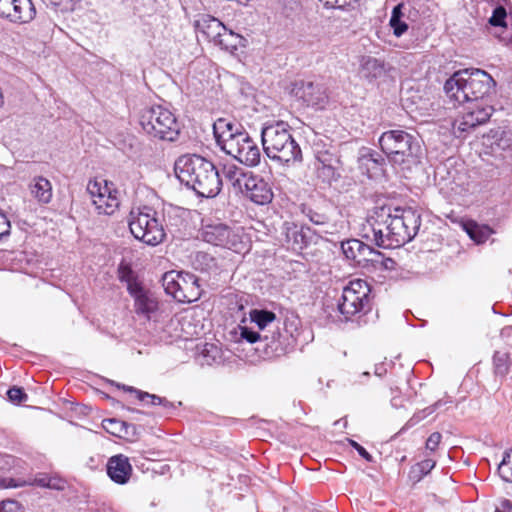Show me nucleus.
Instances as JSON below:
<instances>
[{"label": "nucleus", "instance_id": "c756f323", "mask_svg": "<svg viewBox=\"0 0 512 512\" xmlns=\"http://www.w3.org/2000/svg\"><path fill=\"white\" fill-rule=\"evenodd\" d=\"M385 165V158L378 152L375 151H365L359 157V167L362 171L367 173L372 170V174L376 175L383 172V167Z\"/></svg>", "mask_w": 512, "mask_h": 512}, {"label": "nucleus", "instance_id": "b1692460", "mask_svg": "<svg viewBox=\"0 0 512 512\" xmlns=\"http://www.w3.org/2000/svg\"><path fill=\"white\" fill-rule=\"evenodd\" d=\"M386 72L385 62L372 56H362L359 64L361 78L372 82L382 77Z\"/></svg>", "mask_w": 512, "mask_h": 512}, {"label": "nucleus", "instance_id": "6e6d98bb", "mask_svg": "<svg viewBox=\"0 0 512 512\" xmlns=\"http://www.w3.org/2000/svg\"><path fill=\"white\" fill-rule=\"evenodd\" d=\"M36 482L39 486L42 487H48L52 489H62L61 485H52V479L47 477H42L39 479H36Z\"/></svg>", "mask_w": 512, "mask_h": 512}, {"label": "nucleus", "instance_id": "c03bdc74", "mask_svg": "<svg viewBox=\"0 0 512 512\" xmlns=\"http://www.w3.org/2000/svg\"><path fill=\"white\" fill-rule=\"evenodd\" d=\"M507 12L506 9L499 5L494 8L492 16L489 18V23L494 27H506Z\"/></svg>", "mask_w": 512, "mask_h": 512}, {"label": "nucleus", "instance_id": "72a5a7b5", "mask_svg": "<svg viewBox=\"0 0 512 512\" xmlns=\"http://www.w3.org/2000/svg\"><path fill=\"white\" fill-rule=\"evenodd\" d=\"M366 243L359 239H348L341 243V250L346 259L353 261L356 265L360 264L363 250Z\"/></svg>", "mask_w": 512, "mask_h": 512}, {"label": "nucleus", "instance_id": "20e7f679", "mask_svg": "<svg viewBox=\"0 0 512 512\" xmlns=\"http://www.w3.org/2000/svg\"><path fill=\"white\" fill-rule=\"evenodd\" d=\"M261 142L266 156L281 165L290 166L302 161V150L284 121L267 124L261 129Z\"/></svg>", "mask_w": 512, "mask_h": 512}, {"label": "nucleus", "instance_id": "3c124183", "mask_svg": "<svg viewBox=\"0 0 512 512\" xmlns=\"http://www.w3.org/2000/svg\"><path fill=\"white\" fill-rule=\"evenodd\" d=\"M442 435L439 432H433L426 441V449L434 452L440 444Z\"/></svg>", "mask_w": 512, "mask_h": 512}, {"label": "nucleus", "instance_id": "a211bd4d", "mask_svg": "<svg viewBox=\"0 0 512 512\" xmlns=\"http://www.w3.org/2000/svg\"><path fill=\"white\" fill-rule=\"evenodd\" d=\"M107 474L117 484H126L132 474V466L128 457L118 454L109 458L107 462Z\"/></svg>", "mask_w": 512, "mask_h": 512}, {"label": "nucleus", "instance_id": "09e8293b", "mask_svg": "<svg viewBox=\"0 0 512 512\" xmlns=\"http://www.w3.org/2000/svg\"><path fill=\"white\" fill-rule=\"evenodd\" d=\"M0 512H23V510L17 501L6 500L0 503Z\"/></svg>", "mask_w": 512, "mask_h": 512}, {"label": "nucleus", "instance_id": "a18cd8bd", "mask_svg": "<svg viewBox=\"0 0 512 512\" xmlns=\"http://www.w3.org/2000/svg\"><path fill=\"white\" fill-rule=\"evenodd\" d=\"M137 398L138 400L142 402H146L147 400H150V403L152 405H163L165 407H171L172 404L165 398H162L155 394H150L148 392L144 391H137Z\"/></svg>", "mask_w": 512, "mask_h": 512}, {"label": "nucleus", "instance_id": "0eeeda50", "mask_svg": "<svg viewBox=\"0 0 512 512\" xmlns=\"http://www.w3.org/2000/svg\"><path fill=\"white\" fill-rule=\"evenodd\" d=\"M140 125L148 135L164 141L173 142L180 133V125L175 115L162 106L144 109L140 116Z\"/></svg>", "mask_w": 512, "mask_h": 512}, {"label": "nucleus", "instance_id": "6e6552de", "mask_svg": "<svg viewBox=\"0 0 512 512\" xmlns=\"http://www.w3.org/2000/svg\"><path fill=\"white\" fill-rule=\"evenodd\" d=\"M370 285L363 279L351 280L337 300V310L345 321L370 310Z\"/></svg>", "mask_w": 512, "mask_h": 512}, {"label": "nucleus", "instance_id": "7c9ffc66", "mask_svg": "<svg viewBox=\"0 0 512 512\" xmlns=\"http://www.w3.org/2000/svg\"><path fill=\"white\" fill-rule=\"evenodd\" d=\"M251 322L255 323L259 331L271 334L272 331H266L276 321V314L266 309H252L249 312Z\"/></svg>", "mask_w": 512, "mask_h": 512}, {"label": "nucleus", "instance_id": "f8f14e48", "mask_svg": "<svg viewBox=\"0 0 512 512\" xmlns=\"http://www.w3.org/2000/svg\"><path fill=\"white\" fill-rule=\"evenodd\" d=\"M464 112L461 117L457 118L453 123V131L457 137H461L462 133L469 132L479 125L485 124L494 112L491 105L483 102L466 103Z\"/></svg>", "mask_w": 512, "mask_h": 512}, {"label": "nucleus", "instance_id": "4be33fe9", "mask_svg": "<svg viewBox=\"0 0 512 512\" xmlns=\"http://www.w3.org/2000/svg\"><path fill=\"white\" fill-rule=\"evenodd\" d=\"M194 26L197 32L215 45L226 28L220 20L210 15H202L195 21Z\"/></svg>", "mask_w": 512, "mask_h": 512}, {"label": "nucleus", "instance_id": "c9c22d12", "mask_svg": "<svg viewBox=\"0 0 512 512\" xmlns=\"http://www.w3.org/2000/svg\"><path fill=\"white\" fill-rule=\"evenodd\" d=\"M302 214L314 225L326 227L330 223L329 215L319 207H312L307 204L301 206Z\"/></svg>", "mask_w": 512, "mask_h": 512}, {"label": "nucleus", "instance_id": "9d476101", "mask_svg": "<svg viewBox=\"0 0 512 512\" xmlns=\"http://www.w3.org/2000/svg\"><path fill=\"white\" fill-rule=\"evenodd\" d=\"M201 239L214 246L240 253L244 248L242 236L234 228L221 222L203 223L199 231Z\"/></svg>", "mask_w": 512, "mask_h": 512}, {"label": "nucleus", "instance_id": "a19ab883", "mask_svg": "<svg viewBox=\"0 0 512 512\" xmlns=\"http://www.w3.org/2000/svg\"><path fill=\"white\" fill-rule=\"evenodd\" d=\"M340 157L329 150H319L315 154L314 166H340Z\"/></svg>", "mask_w": 512, "mask_h": 512}, {"label": "nucleus", "instance_id": "5701e85b", "mask_svg": "<svg viewBox=\"0 0 512 512\" xmlns=\"http://www.w3.org/2000/svg\"><path fill=\"white\" fill-rule=\"evenodd\" d=\"M182 285L180 291L177 293L176 301L181 303H192L197 301L202 294V290L199 285V279L194 274L185 273L182 277Z\"/></svg>", "mask_w": 512, "mask_h": 512}, {"label": "nucleus", "instance_id": "603ef678", "mask_svg": "<svg viewBox=\"0 0 512 512\" xmlns=\"http://www.w3.org/2000/svg\"><path fill=\"white\" fill-rule=\"evenodd\" d=\"M349 444L359 453L361 457H363L368 462H373V456L358 442L348 439Z\"/></svg>", "mask_w": 512, "mask_h": 512}, {"label": "nucleus", "instance_id": "6ab92c4d", "mask_svg": "<svg viewBox=\"0 0 512 512\" xmlns=\"http://www.w3.org/2000/svg\"><path fill=\"white\" fill-rule=\"evenodd\" d=\"M134 299L135 311L138 315H143L147 319L158 310V299L153 292L143 287L131 294Z\"/></svg>", "mask_w": 512, "mask_h": 512}, {"label": "nucleus", "instance_id": "423d86ee", "mask_svg": "<svg viewBox=\"0 0 512 512\" xmlns=\"http://www.w3.org/2000/svg\"><path fill=\"white\" fill-rule=\"evenodd\" d=\"M129 229L132 235L150 246H157L165 240V228L159 213L149 206L133 209L129 215Z\"/></svg>", "mask_w": 512, "mask_h": 512}, {"label": "nucleus", "instance_id": "473e14b6", "mask_svg": "<svg viewBox=\"0 0 512 512\" xmlns=\"http://www.w3.org/2000/svg\"><path fill=\"white\" fill-rule=\"evenodd\" d=\"M118 279L120 282L125 283L128 293L131 295L138 289L143 287L142 283L138 280L136 273L128 264L121 263L118 267Z\"/></svg>", "mask_w": 512, "mask_h": 512}, {"label": "nucleus", "instance_id": "f704fd0d", "mask_svg": "<svg viewBox=\"0 0 512 512\" xmlns=\"http://www.w3.org/2000/svg\"><path fill=\"white\" fill-rule=\"evenodd\" d=\"M183 222L184 220L179 214V210L177 208L170 206L163 210L161 223L164 225L165 234L167 232H178Z\"/></svg>", "mask_w": 512, "mask_h": 512}, {"label": "nucleus", "instance_id": "052dcab7", "mask_svg": "<svg viewBox=\"0 0 512 512\" xmlns=\"http://www.w3.org/2000/svg\"><path fill=\"white\" fill-rule=\"evenodd\" d=\"M111 383L115 384L118 388H121V389H123L126 392L135 393L136 395H137V391H140L139 389H136V388H134L132 386L122 385V384H119V383H115L114 381H111Z\"/></svg>", "mask_w": 512, "mask_h": 512}, {"label": "nucleus", "instance_id": "7ed1b4c3", "mask_svg": "<svg viewBox=\"0 0 512 512\" xmlns=\"http://www.w3.org/2000/svg\"><path fill=\"white\" fill-rule=\"evenodd\" d=\"M495 80L486 71L478 68L461 69L453 73L444 84L450 100L458 104L483 102L494 92Z\"/></svg>", "mask_w": 512, "mask_h": 512}, {"label": "nucleus", "instance_id": "49530a36", "mask_svg": "<svg viewBox=\"0 0 512 512\" xmlns=\"http://www.w3.org/2000/svg\"><path fill=\"white\" fill-rule=\"evenodd\" d=\"M7 397L15 404H20L28 399V395L24 392L23 388L17 386L8 389Z\"/></svg>", "mask_w": 512, "mask_h": 512}, {"label": "nucleus", "instance_id": "393cba45", "mask_svg": "<svg viewBox=\"0 0 512 512\" xmlns=\"http://www.w3.org/2000/svg\"><path fill=\"white\" fill-rule=\"evenodd\" d=\"M411 12L412 9L407 7L404 3H399L393 7L389 20V26L393 31V35L397 38L401 37L407 32L409 28L407 19H409Z\"/></svg>", "mask_w": 512, "mask_h": 512}, {"label": "nucleus", "instance_id": "5fc2aeb1", "mask_svg": "<svg viewBox=\"0 0 512 512\" xmlns=\"http://www.w3.org/2000/svg\"><path fill=\"white\" fill-rule=\"evenodd\" d=\"M0 486L5 488H15L22 486V483L13 478H2L0 479Z\"/></svg>", "mask_w": 512, "mask_h": 512}, {"label": "nucleus", "instance_id": "69168bd1", "mask_svg": "<svg viewBox=\"0 0 512 512\" xmlns=\"http://www.w3.org/2000/svg\"><path fill=\"white\" fill-rule=\"evenodd\" d=\"M3 104L2 95L0 94V106Z\"/></svg>", "mask_w": 512, "mask_h": 512}, {"label": "nucleus", "instance_id": "58836bf2", "mask_svg": "<svg viewBox=\"0 0 512 512\" xmlns=\"http://www.w3.org/2000/svg\"><path fill=\"white\" fill-rule=\"evenodd\" d=\"M241 39L242 38L240 35L225 28L216 45H218L221 49H224L226 51H233L237 49V46L240 43Z\"/></svg>", "mask_w": 512, "mask_h": 512}, {"label": "nucleus", "instance_id": "2f4dec72", "mask_svg": "<svg viewBox=\"0 0 512 512\" xmlns=\"http://www.w3.org/2000/svg\"><path fill=\"white\" fill-rule=\"evenodd\" d=\"M464 230L477 244L487 241L494 232L488 225H480L473 220H469L464 224Z\"/></svg>", "mask_w": 512, "mask_h": 512}, {"label": "nucleus", "instance_id": "4468645a", "mask_svg": "<svg viewBox=\"0 0 512 512\" xmlns=\"http://www.w3.org/2000/svg\"><path fill=\"white\" fill-rule=\"evenodd\" d=\"M36 16L31 0H0V17L15 24H26Z\"/></svg>", "mask_w": 512, "mask_h": 512}, {"label": "nucleus", "instance_id": "f257e3e1", "mask_svg": "<svg viewBox=\"0 0 512 512\" xmlns=\"http://www.w3.org/2000/svg\"><path fill=\"white\" fill-rule=\"evenodd\" d=\"M420 225V215L412 208L376 207L367 219L364 236L378 247L397 248L411 241Z\"/></svg>", "mask_w": 512, "mask_h": 512}, {"label": "nucleus", "instance_id": "37998d69", "mask_svg": "<svg viewBox=\"0 0 512 512\" xmlns=\"http://www.w3.org/2000/svg\"><path fill=\"white\" fill-rule=\"evenodd\" d=\"M499 476L508 483H512V449L504 453L503 459L498 465Z\"/></svg>", "mask_w": 512, "mask_h": 512}, {"label": "nucleus", "instance_id": "aec40b11", "mask_svg": "<svg viewBox=\"0 0 512 512\" xmlns=\"http://www.w3.org/2000/svg\"><path fill=\"white\" fill-rule=\"evenodd\" d=\"M488 139L493 155L505 158L504 152L512 154V130L501 127L493 129L490 131Z\"/></svg>", "mask_w": 512, "mask_h": 512}, {"label": "nucleus", "instance_id": "39448f33", "mask_svg": "<svg viewBox=\"0 0 512 512\" xmlns=\"http://www.w3.org/2000/svg\"><path fill=\"white\" fill-rule=\"evenodd\" d=\"M379 145L388 160L401 167L418 164L422 149L419 138L402 129L385 131L379 137Z\"/></svg>", "mask_w": 512, "mask_h": 512}, {"label": "nucleus", "instance_id": "4c0bfd02", "mask_svg": "<svg viewBox=\"0 0 512 512\" xmlns=\"http://www.w3.org/2000/svg\"><path fill=\"white\" fill-rule=\"evenodd\" d=\"M436 462L432 459H425L411 467L409 478L414 483L421 481L435 467Z\"/></svg>", "mask_w": 512, "mask_h": 512}, {"label": "nucleus", "instance_id": "8fccbe9b", "mask_svg": "<svg viewBox=\"0 0 512 512\" xmlns=\"http://www.w3.org/2000/svg\"><path fill=\"white\" fill-rule=\"evenodd\" d=\"M11 224L6 214L0 209V239L10 235Z\"/></svg>", "mask_w": 512, "mask_h": 512}, {"label": "nucleus", "instance_id": "de8ad7c7", "mask_svg": "<svg viewBox=\"0 0 512 512\" xmlns=\"http://www.w3.org/2000/svg\"><path fill=\"white\" fill-rule=\"evenodd\" d=\"M194 263L201 266V270H208L215 265V258L208 253L198 252Z\"/></svg>", "mask_w": 512, "mask_h": 512}, {"label": "nucleus", "instance_id": "2eb2a0df", "mask_svg": "<svg viewBox=\"0 0 512 512\" xmlns=\"http://www.w3.org/2000/svg\"><path fill=\"white\" fill-rule=\"evenodd\" d=\"M243 186L240 192L255 204L266 205L273 199V192L268 182L253 172L248 175Z\"/></svg>", "mask_w": 512, "mask_h": 512}, {"label": "nucleus", "instance_id": "79ce46f5", "mask_svg": "<svg viewBox=\"0 0 512 512\" xmlns=\"http://www.w3.org/2000/svg\"><path fill=\"white\" fill-rule=\"evenodd\" d=\"M103 428L111 435L122 438L127 433L126 422L115 418L104 419Z\"/></svg>", "mask_w": 512, "mask_h": 512}, {"label": "nucleus", "instance_id": "680f3d73", "mask_svg": "<svg viewBox=\"0 0 512 512\" xmlns=\"http://www.w3.org/2000/svg\"><path fill=\"white\" fill-rule=\"evenodd\" d=\"M391 403H392V405H393V406H398V405H399V403H398V401H397V398H396V397H393V398L391 399Z\"/></svg>", "mask_w": 512, "mask_h": 512}, {"label": "nucleus", "instance_id": "4d7b16f0", "mask_svg": "<svg viewBox=\"0 0 512 512\" xmlns=\"http://www.w3.org/2000/svg\"><path fill=\"white\" fill-rule=\"evenodd\" d=\"M443 401L442 400H438L437 402H435L433 405L425 408L422 413L424 414L423 416H419L418 418H424L430 414H432L434 411H436L439 407H441L443 405Z\"/></svg>", "mask_w": 512, "mask_h": 512}, {"label": "nucleus", "instance_id": "e2e57ef3", "mask_svg": "<svg viewBox=\"0 0 512 512\" xmlns=\"http://www.w3.org/2000/svg\"><path fill=\"white\" fill-rule=\"evenodd\" d=\"M60 482H61L60 480L56 481V480L52 479V485H60Z\"/></svg>", "mask_w": 512, "mask_h": 512}, {"label": "nucleus", "instance_id": "0e129e2a", "mask_svg": "<svg viewBox=\"0 0 512 512\" xmlns=\"http://www.w3.org/2000/svg\"><path fill=\"white\" fill-rule=\"evenodd\" d=\"M132 412H135V413H138V414H141L142 412L140 410H136V409H130Z\"/></svg>", "mask_w": 512, "mask_h": 512}, {"label": "nucleus", "instance_id": "bb28decb", "mask_svg": "<svg viewBox=\"0 0 512 512\" xmlns=\"http://www.w3.org/2000/svg\"><path fill=\"white\" fill-rule=\"evenodd\" d=\"M286 242L293 250H302L308 246L311 241L310 228L302 226L298 228L296 225L287 227Z\"/></svg>", "mask_w": 512, "mask_h": 512}, {"label": "nucleus", "instance_id": "cd10ccee", "mask_svg": "<svg viewBox=\"0 0 512 512\" xmlns=\"http://www.w3.org/2000/svg\"><path fill=\"white\" fill-rule=\"evenodd\" d=\"M492 362L495 378L503 382L512 368L510 352L507 349L496 350Z\"/></svg>", "mask_w": 512, "mask_h": 512}, {"label": "nucleus", "instance_id": "ddd939ff", "mask_svg": "<svg viewBox=\"0 0 512 512\" xmlns=\"http://www.w3.org/2000/svg\"><path fill=\"white\" fill-rule=\"evenodd\" d=\"M99 214L112 215L119 207L118 191L112 189L107 181L104 185L97 180H90L86 188Z\"/></svg>", "mask_w": 512, "mask_h": 512}, {"label": "nucleus", "instance_id": "dca6fc26", "mask_svg": "<svg viewBox=\"0 0 512 512\" xmlns=\"http://www.w3.org/2000/svg\"><path fill=\"white\" fill-rule=\"evenodd\" d=\"M241 339L246 340L248 343L254 344L258 341L265 342V346L271 348L272 352L277 353L283 350V343L281 341L282 335L277 328L271 334L254 331L246 326H239Z\"/></svg>", "mask_w": 512, "mask_h": 512}, {"label": "nucleus", "instance_id": "e433bc0d", "mask_svg": "<svg viewBox=\"0 0 512 512\" xmlns=\"http://www.w3.org/2000/svg\"><path fill=\"white\" fill-rule=\"evenodd\" d=\"M183 272L168 271L162 277V285L167 294L171 295L175 300L177 293L180 291L178 285H182Z\"/></svg>", "mask_w": 512, "mask_h": 512}, {"label": "nucleus", "instance_id": "a878e982", "mask_svg": "<svg viewBox=\"0 0 512 512\" xmlns=\"http://www.w3.org/2000/svg\"><path fill=\"white\" fill-rule=\"evenodd\" d=\"M30 193L39 204H49L53 197L51 182L43 177L36 176L29 184Z\"/></svg>", "mask_w": 512, "mask_h": 512}, {"label": "nucleus", "instance_id": "bf43d9fd", "mask_svg": "<svg viewBox=\"0 0 512 512\" xmlns=\"http://www.w3.org/2000/svg\"><path fill=\"white\" fill-rule=\"evenodd\" d=\"M386 373H387V369H386L384 363H380V364L375 365L374 374L376 376L382 377Z\"/></svg>", "mask_w": 512, "mask_h": 512}, {"label": "nucleus", "instance_id": "c85d7f7f", "mask_svg": "<svg viewBox=\"0 0 512 512\" xmlns=\"http://www.w3.org/2000/svg\"><path fill=\"white\" fill-rule=\"evenodd\" d=\"M223 177L228 181L236 191H241L244 188L243 184L246 183L248 175L251 171L238 167L235 164H225L222 168Z\"/></svg>", "mask_w": 512, "mask_h": 512}, {"label": "nucleus", "instance_id": "9b49d317", "mask_svg": "<svg viewBox=\"0 0 512 512\" xmlns=\"http://www.w3.org/2000/svg\"><path fill=\"white\" fill-rule=\"evenodd\" d=\"M223 151L245 166L255 167L260 164L261 150L257 142L244 129L225 143Z\"/></svg>", "mask_w": 512, "mask_h": 512}, {"label": "nucleus", "instance_id": "864d4df0", "mask_svg": "<svg viewBox=\"0 0 512 512\" xmlns=\"http://www.w3.org/2000/svg\"><path fill=\"white\" fill-rule=\"evenodd\" d=\"M126 428H127V433H123V437L122 438H133V439H136L139 435V432H138V429H137V426L135 424H132V423H127L126 422Z\"/></svg>", "mask_w": 512, "mask_h": 512}, {"label": "nucleus", "instance_id": "f03ea898", "mask_svg": "<svg viewBox=\"0 0 512 512\" xmlns=\"http://www.w3.org/2000/svg\"><path fill=\"white\" fill-rule=\"evenodd\" d=\"M174 171L179 181L200 197H215L221 191L222 179L218 169L200 155H181L175 161Z\"/></svg>", "mask_w": 512, "mask_h": 512}, {"label": "nucleus", "instance_id": "412c9836", "mask_svg": "<svg viewBox=\"0 0 512 512\" xmlns=\"http://www.w3.org/2000/svg\"><path fill=\"white\" fill-rule=\"evenodd\" d=\"M243 130L242 126L232 120L219 118L213 124V134L217 145L223 151L225 143Z\"/></svg>", "mask_w": 512, "mask_h": 512}, {"label": "nucleus", "instance_id": "1a4fd4ad", "mask_svg": "<svg viewBox=\"0 0 512 512\" xmlns=\"http://www.w3.org/2000/svg\"><path fill=\"white\" fill-rule=\"evenodd\" d=\"M290 94L302 105L323 110L329 103L327 87L317 80H295L290 85Z\"/></svg>", "mask_w": 512, "mask_h": 512}, {"label": "nucleus", "instance_id": "ea45409f", "mask_svg": "<svg viewBox=\"0 0 512 512\" xmlns=\"http://www.w3.org/2000/svg\"><path fill=\"white\" fill-rule=\"evenodd\" d=\"M340 166H315L316 176L323 183L331 184L341 177L339 172Z\"/></svg>", "mask_w": 512, "mask_h": 512}, {"label": "nucleus", "instance_id": "13d9d810", "mask_svg": "<svg viewBox=\"0 0 512 512\" xmlns=\"http://www.w3.org/2000/svg\"><path fill=\"white\" fill-rule=\"evenodd\" d=\"M495 512H512V502L508 499H503L500 502V507H497Z\"/></svg>", "mask_w": 512, "mask_h": 512}, {"label": "nucleus", "instance_id": "f3484780", "mask_svg": "<svg viewBox=\"0 0 512 512\" xmlns=\"http://www.w3.org/2000/svg\"><path fill=\"white\" fill-rule=\"evenodd\" d=\"M358 266L368 270H393L395 269L396 262L392 258L386 257L382 252L377 251L370 245L366 244L362 253L361 262Z\"/></svg>", "mask_w": 512, "mask_h": 512}]
</instances>
